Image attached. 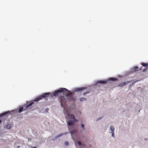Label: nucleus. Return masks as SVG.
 I'll list each match as a JSON object with an SVG mask.
<instances>
[{
	"label": "nucleus",
	"instance_id": "nucleus-1",
	"mask_svg": "<svg viewBox=\"0 0 148 148\" xmlns=\"http://www.w3.org/2000/svg\"><path fill=\"white\" fill-rule=\"evenodd\" d=\"M68 98V95H64L63 96H61L60 97V102L61 103V106L62 108L64 107Z\"/></svg>",
	"mask_w": 148,
	"mask_h": 148
},
{
	"label": "nucleus",
	"instance_id": "nucleus-2",
	"mask_svg": "<svg viewBox=\"0 0 148 148\" xmlns=\"http://www.w3.org/2000/svg\"><path fill=\"white\" fill-rule=\"evenodd\" d=\"M50 94V92H47L44 93L36 98L35 99L33 100V101H34L37 102L42 99L43 98H45L48 97L49 95Z\"/></svg>",
	"mask_w": 148,
	"mask_h": 148
},
{
	"label": "nucleus",
	"instance_id": "nucleus-3",
	"mask_svg": "<svg viewBox=\"0 0 148 148\" xmlns=\"http://www.w3.org/2000/svg\"><path fill=\"white\" fill-rule=\"evenodd\" d=\"M68 90L65 88H60V89L54 91L53 93V95L54 96H56L58 95L59 93H61L62 92H65V91H67Z\"/></svg>",
	"mask_w": 148,
	"mask_h": 148
},
{
	"label": "nucleus",
	"instance_id": "nucleus-4",
	"mask_svg": "<svg viewBox=\"0 0 148 148\" xmlns=\"http://www.w3.org/2000/svg\"><path fill=\"white\" fill-rule=\"evenodd\" d=\"M64 108V113L65 115H66L68 116L71 119H75V118L74 115L70 114L67 108Z\"/></svg>",
	"mask_w": 148,
	"mask_h": 148
},
{
	"label": "nucleus",
	"instance_id": "nucleus-5",
	"mask_svg": "<svg viewBox=\"0 0 148 148\" xmlns=\"http://www.w3.org/2000/svg\"><path fill=\"white\" fill-rule=\"evenodd\" d=\"M86 89V87H81L79 88H76L75 89V91L76 92L77 91H83V90Z\"/></svg>",
	"mask_w": 148,
	"mask_h": 148
},
{
	"label": "nucleus",
	"instance_id": "nucleus-6",
	"mask_svg": "<svg viewBox=\"0 0 148 148\" xmlns=\"http://www.w3.org/2000/svg\"><path fill=\"white\" fill-rule=\"evenodd\" d=\"M107 83L106 81H102V80H99L96 83V85L97 84H105Z\"/></svg>",
	"mask_w": 148,
	"mask_h": 148
},
{
	"label": "nucleus",
	"instance_id": "nucleus-7",
	"mask_svg": "<svg viewBox=\"0 0 148 148\" xmlns=\"http://www.w3.org/2000/svg\"><path fill=\"white\" fill-rule=\"evenodd\" d=\"M130 82H130H129V81L125 82H123V83H121V84H119V86H124V85H125L126 84H127L128 83H129Z\"/></svg>",
	"mask_w": 148,
	"mask_h": 148
},
{
	"label": "nucleus",
	"instance_id": "nucleus-8",
	"mask_svg": "<svg viewBox=\"0 0 148 148\" xmlns=\"http://www.w3.org/2000/svg\"><path fill=\"white\" fill-rule=\"evenodd\" d=\"M23 109V107L22 106H20L19 107L18 112H21Z\"/></svg>",
	"mask_w": 148,
	"mask_h": 148
},
{
	"label": "nucleus",
	"instance_id": "nucleus-9",
	"mask_svg": "<svg viewBox=\"0 0 148 148\" xmlns=\"http://www.w3.org/2000/svg\"><path fill=\"white\" fill-rule=\"evenodd\" d=\"M118 80V79L114 77H111L108 79V81H115Z\"/></svg>",
	"mask_w": 148,
	"mask_h": 148
},
{
	"label": "nucleus",
	"instance_id": "nucleus-10",
	"mask_svg": "<svg viewBox=\"0 0 148 148\" xmlns=\"http://www.w3.org/2000/svg\"><path fill=\"white\" fill-rule=\"evenodd\" d=\"M34 102H30L29 104H27L26 106V108H28L29 106H31L34 103Z\"/></svg>",
	"mask_w": 148,
	"mask_h": 148
},
{
	"label": "nucleus",
	"instance_id": "nucleus-11",
	"mask_svg": "<svg viewBox=\"0 0 148 148\" xmlns=\"http://www.w3.org/2000/svg\"><path fill=\"white\" fill-rule=\"evenodd\" d=\"M134 69L135 71H137L139 70H141V69H139L138 66H136L134 68Z\"/></svg>",
	"mask_w": 148,
	"mask_h": 148
},
{
	"label": "nucleus",
	"instance_id": "nucleus-12",
	"mask_svg": "<svg viewBox=\"0 0 148 148\" xmlns=\"http://www.w3.org/2000/svg\"><path fill=\"white\" fill-rule=\"evenodd\" d=\"M73 124V121H70L67 124L69 126H71Z\"/></svg>",
	"mask_w": 148,
	"mask_h": 148
},
{
	"label": "nucleus",
	"instance_id": "nucleus-13",
	"mask_svg": "<svg viewBox=\"0 0 148 148\" xmlns=\"http://www.w3.org/2000/svg\"><path fill=\"white\" fill-rule=\"evenodd\" d=\"M110 130H111V132H114V127L112 126H111L110 127Z\"/></svg>",
	"mask_w": 148,
	"mask_h": 148
},
{
	"label": "nucleus",
	"instance_id": "nucleus-14",
	"mask_svg": "<svg viewBox=\"0 0 148 148\" xmlns=\"http://www.w3.org/2000/svg\"><path fill=\"white\" fill-rule=\"evenodd\" d=\"M141 64L144 66L147 67L148 66V63H142Z\"/></svg>",
	"mask_w": 148,
	"mask_h": 148
},
{
	"label": "nucleus",
	"instance_id": "nucleus-15",
	"mask_svg": "<svg viewBox=\"0 0 148 148\" xmlns=\"http://www.w3.org/2000/svg\"><path fill=\"white\" fill-rule=\"evenodd\" d=\"M63 135V134H59L58 136H56L54 138V139H57L58 138H59L62 136Z\"/></svg>",
	"mask_w": 148,
	"mask_h": 148
},
{
	"label": "nucleus",
	"instance_id": "nucleus-16",
	"mask_svg": "<svg viewBox=\"0 0 148 148\" xmlns=\"http://www.w3.org/2000/svg\"><path fill=\"white\" fill-rule=\"evenodd\" d=\"M7 113H8V112H7L3 113L0 115V116L1 117H2L3 116L7 114Z\"/></svg>",
	"mask_w": 148,
	"mask_h": 148
},
{
	"label": "nucleus",
	"instance_id": "nucleus-17",
	"mask_svg": "<svg viewBox=\"0 0 148 148\" xmlns=\"http://www.w3.org/2000/svg\"><path fill=\"white\" fill-rule=\"evenodd\" d=\"M86 100V98L84 97L80 98L79 99V100L81 101H85Z\"/></svg>",
	"mask_w": 148,
	"mask_h": 148
},
{
	"label": "nucleus",
	"instance_id": "nucleus-18",
	"mask_svg": "<svg viewBox=\"0 0 148 148\" xmlns=\"http://www.w3.org/2000/svg\"><path fill=\"white\" fill-rule=\"evenodd\" d=\"M6 127L8 129H10L12 127L11 125L8 124L6 126Z\"/></svg>",
	"mask_w": 148,
	"mask_h": 148
},
{
	"label": "nucleus",
	"instance_id": "nucleus-19",
	"mask_svg": "<svg viewBox=\"0 0 148 148\" xmlns=\"http://www.w3.org/2000/svg\"><path fill=\"white\" fill-rule=\"evenodd\" d=\"M79 146H81L82 145V144L80 141H78L77 142Z\"/></svg>",
	"mask_w": 148,
	"mask_h": 148
},
{
	"label": "nucleus",
	"instance_id": "nucleus-20",
	"mask_svg": "<svg viewBox=\"0 0 148 148\" xmlns=\"http://www.w3.org/2000/svg\"><path fill=\"white\" fill-rule=\"evenodd\" d=\"M89 93V92H84L83 93V95H86V94L88 93Z\"/></svg>",
	"mask_w": 148,
	"mask_h": 148
},
{
	"label": "nucleus",
	"instance_id": "nucleus-21",
	"mask_svg": "<svg viewBox=\"0 0 148 148\" xmlns=\"http://www.w3.org/2000/svg\"><path fill=\"white\" fill-rule=\"evenodd\" d=\"M111 133H112V136L114 137V132H111Z\"/></svg>",
	"mask_w": 148,
	"mask_h": 148
},
{
	"label": "nucleus",
	"instance_id": "nucleus-22",
	"mask_svg": "<svg viewBox=\"0 0 148 148\" xmlns=\"http://www.w3.org/2000/svg\"><path fill=\"white\" fill-rule=\"evenodd\" d=\"M64 144L66 145H67L68 144V143L67 141H65L64 142Z\"/></svg>",
	"mask_w": 148,
	"mask_h": 148
},
{
	"label": "nucleus",
	"instance_id": "nucleus-23",
	"mask_svg": "<svg viewBox=\"0 0 148 148\" xmlns=\"http://www.w3.org/2000/svg\"><path fill=\"white\" fill-rule=\"evenodd\" d=\"M78 121V120L76 119H74V121H73V123H74V122H77Z\"/></svg>",
	"mask_w": 148,
	"mask_h": 148
},
{
	"label": "nucleus",
	"instance_id": "nucleus-24",
	"mask_svg": "<svg viewBox=\"0 0 148 148\" xmlns=\"http://www.w3.org/2000/svg\"><path fill=\"white\" fill-rule=\"evenodd\" d=\"M81 127L82 128H84V125L83 124H82L81 125Z\"/></svg>",
	"mask_w": 148,
	"mask_h": 148
},
{
	"label": "nucleus",
	"instance_id": "nucleus-25",
	"mask_svg": "<svg viewBox=\"0 0 148 148\" xmlns=\"http://www.w3.org/2000/svg\"><path fill=\"white\" fill-rule=\"evenodd\" d=\"M75 133V131H72L71 132V134H74Z\"/></svg>",
	"mask_w": 148,
	"mask_h": 148
},
{
	"label": "nucleus",
	"instance_id": "nucleus-26",
	"mask_svg": "<svg viewBox=\"0 0 148 148\" xmlns=\"http://www.w3.org/2000/svg\"><path fill=\"white\" fill-rule=\"evenodd\" d=\"M147 69H144V70L143 71V72H144V71H146V70H147Z\"/></svg>",
	"mask_w": 148,
	"mask_h": 148
},
{
	"label": "nucleus",
	"instance_id": "nucleus-27",
	"mask_svg": "<svg viewBox=\"0 0 148 148\" xmlns=\"http://www.w3.org/2000/svg\"><path fill=\"white\" fill-rule=\"evenodd\" d=\"M101 119V118H99V119H97V120H100V119Z\"/></svg>",
	"mask_w": 148,
	"mask_h": 148
},
{
	"label": "nucleus",
	"instance_id": "nucleus-28",
	"mask_svg": "<svg viewBox=\"0 0 148 148\" xmlns=\"http://www.w3.org/2000/svg\"><path fill=\"white\" fill-rule=\"evenodd\" d=\"M1 120H0V123H1Z\"/></svg>",
	"mask_w": 148,
	"mask_h": 148
},
{
	"label": "nucleus",
	"instance_id": "nucleus-29",
	"mask_svg": "<svg viewBox=\"0 0 148 148\" xmlns=\"http://www.w3.org/2000/svg\"><path fill=\"white\" fill-rule=\"evenodd\" d=\"M83 146H85V145H83Z\"/></svg>",
	"mask_w": 148,
	"mask_h": 148
}]
</instances>
